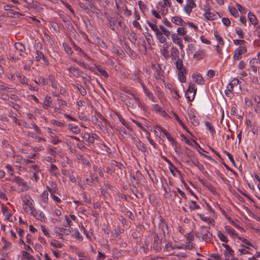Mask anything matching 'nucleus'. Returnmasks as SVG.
I'll use <instances>...</instances> for the list:
<instances>
[{
  "instance_id": "20e7f679",
  "label": "nucleus",
  "mask_w": 260,
  "mask_h": 260,
  "mask_svg": "<svg viewBox=\"0 0 260 260\" xmlns=\"http://www.w3.org/2000/svg\"><path fill=\"white\" fill-rule=\"evenodd\" d=\"M196 7L194 1H186V5L184 7V10L187 14H190L192 9Z\"/></svg>"
},
{
  "instance_id": "cd10ccee",
  "label": "nucleus",
  "mask_w": 260,
  "mask_h": 260,
  "mask_svg": "<svg viewBox=\"0 0 260 260\" xmlns=\"http://www.w3.org/2000/svg\"><path fill=\"white\" fill-rule=\"evenodd\" d=\"M192 78H194V81L199 84H202L204 83V80L201 74H197L196 76H192Z\"/></svg>"
},
{
  "instance_id": "f3484780",
  "label": "nucleus",
  "mask_w": 260,
  "mask_h": 260,
  "mask_svg": "<svg viewBox=\"0 0 260 260\" xmlns=\"http://www.w3.org/2000/svg\"><path fill=\"white\" fill-rule=\"evenodd\" d=\"M14 181L17 183L18 185H22L24 187H27V185L26 182L24 181L19 176L15 177Z\"/></svg>"
},
{
  "instance_id": "4d7b16f0",
  "label": "nucleus",
  "mask_w": 260,
  "mask_h": 260,
  "mask_svg": "<svg viewBox=\"0 0 260 260\" xmlns=\"http://www.w3.org/2000/svg\"><path fill=\"white\" fill-rule=\"evenodd\" d=\"M117 20L113 19V20L108 19V25L113 30H114V26L117 22Z\"/></svg>"
},
{
  "instance_id": "ddd939ff",
  "label": "nucleus",
  "mask_w": 260,
  "mask_h": 260,
  "mask_svg": "<svg viewBox=\"0 0 260 260\" xmlns=\"http://www.w3.org/2000/svg\"><path fill=\"white\" fill-rule=\"evenodd\" d=\"M248 17L250 22L254 25L258 24V19L252 12H249L248 14Z\"/></svg>"
},
{
  "instance_id": "2f4dec72",
  "label": "nucleus",
  "mask_w": 260,
  "mask_h": 260,
  "mask_svg": "<svg viewBox=\"0 0 260 260\" xmlns=\"http://www.w3.org/2000/svg\"><path fill=\"white\" fill-rule=\"evenodd\" d=\"M214 36L218 42V45L223 46L224 45V42L222 40V37L218 35L217 31H215L214 32Z\"/></svg>"
},
{
  "instance_id": "69168bd1",
  "label": "nucleus",
  "mask_w": 260,
  "mask_h": 260,
  "mask_svg": "<svg viewBox=\"0 0 260 260\" xmlns=\"http://www.w3.org/2000/svg\"><path fill=\"white\" fill-rule=\"evenodd\" d=\"M56 96H57V101L58 102V104L59 105H62V106H67V103L65 101L60 99L59 95H56Z\"/></svg>"
},
{
  "instance_id": "5fc2aeb1",
  "label": "nucleus",
  "mask_w": 260,
  "mask_h": 260,
  "mask_svg": "<svg viewBox=\"0 0 260 260\" xmlns=\"http://www.w3.org/2000/svg\"><path fill=\"white\" fill-rule=\"evenodd\" d=\"M138 5L139 6L140 10L142 11L143 13H144V11L146 10L147 9L146 5L144 4L143 2H142L141 1H139L138 2Z\"/></svg>"
},
{
  "instance_id": "f704fd0d",
  "label": "nucleus",
  "mask_w": 260,
  "mask_h": 260,
  "mask_svg": "<svg viewBox=\"0 0 260 260\" xmlns=\"http://www.w3.org/2000/svg\"><path fill=\"white\" fill-rule=\"evenodd\" d=\"M217 235L219 239L225 243H228L229 241L228 238L226 236L223 235L221 231H218Z\"/></svg>"
},
{
  "instance_id": "dca6fc26",
  "label": "nucleus",
  "mask_w": 260,
  "mask_h": 260,
  "mask_svg": "<svg viewBox=\"0 0 260 260\" xmlns=\"http://www.w3.org/2000/svg\"><path fill=\"white\" fill-rule=\"evenodd\" d=\"M172 21L177 25L181 26H183L184 24L186 23V22H185L182 19L177 16L173 17L172 18Z\"/></svg>"
},
{
  "instance_id": "5701e85b",
  "label": "nucleus",
  "mask_w": 260,
  "mask_h": 260,
  "mask_svg": "<svg viewBox=\"0 0 260 260\" xmlns=\"http://www.w3.org/2000/svg\"><path fill=\"white\" fill-rule=\"evenodd\" d=\"M152 69H154L156 72H157V75L156 76V78L157 79H161V74L160 73V71H161V68L159 64H151Z\"/></svg>"
},
{
  "instance_id": "c9c22d12",
  "label": "nucleus",
  "mask_w": 260,
  "mask_h": 260,
  "mask_svg": "<svg viewBox=\"0 0 260 260\" xmlns=\"http://www.w3.org/2000/svg\"><path fill=\"white\" fill-rule=\"evenodd\" d=\"M146 23L148 24V25L149 26V27L151 28V29L154 31L155 34L159 30L156 24L151 23V22H150L149 21H147Z\"/></svg>"
},
{
  "instance_id": "9b49d317",
  "label": "nucleus",
  "mask_w": 260,
  "mask_h": 260,
  "mask_svg": "<svg viewBox=\"0 0 260 260\" xmlns=\"http://www.w3.org/2000/svg\"><path fill=\"white\" fill-rule=\"evenodd\" d=\"M55 231L58 235H68L71 233L70 229H64L61 228H55Z\"/></svg>"
},
{
  "instance_id": "37998d69",
  "label": "nucleus",
  "mask_w": 260,
  "mask_h": 260,
  "mask_svg": "<svg viewBox=\"0 0 260 260\" xmlns=\"http://www.w3.org/2000/svg\"><path fill=\"white\" fill-rule=\"evenodd\" d=\"M72 237L76 238L79 241L83 240L82 237L80 235V234L78 229H75L74 231V233L71 235Z\"/></svg>"
},
{
  "instance_id": "ea45409f",
  "label": "nucleus",
  "mask_w": 260,
  "mask_h": 260,
  "mask_svg": "<svg viewBox=\"0 0 260 260\" xmlns=\"http://www.w3.org/2000/svg\"><path fill=\"white\" fill-rule=\"evenodd\" d=\"M96 69L102 76H103L105 78L108 77V74L105 70L101 68L100 66H96Z\"/></svg>"
},
{
  "instance_id": "864d4df0",
  "label": "nucleus",
  "mask_w": 260,
  "mask_h": 260,
  "mask_svg": "<svg viewBox=\"0 0 260 260\" xmlns=\"http://www.w3.org/2000/svg\"><path fill=\"white\" fill-rule=\"evenodd\" d=\"M177 31L179 35L184 36L186 34V29L184 27H179L177 29Z\"/></svg>"
},
{
  "instance_id": "72a5a7b5",
  "label": "nucleus",
  "mask_w": 260,
  "mask_h": 260,
  "mask_svg": "<svg viewBox=\"0 0 260 260\" xmlns=\"http://www.w3.org/2000/svg\"><path fill=\"white\" fill-rule=\"evenodd\" d=\"M159 28L160 29L162 34L167 38H169L171 35L170 31L166 29L163 25H159Z\"/></svg>"
},
{
  "instance_id": "bb28decb",
  "label": "nucleus",
  "mask_w": 260,
  "mask_h": 260,
  "mask_svg": "<svg viewBox=\"0 0 260 260\" xmlns=\"http://www.w3.org/2000/svg\"><path fill=\"white\" fill-rule=\"evenodd\" d=\"M50 186L51 187L47 186V188L50 192V194H52L53 193H56V190L57 189V186L56 183L52 182L50 184Z\"/></svg>"
},
{
  "instance_id": "f257e3e1",
  "label": "nucleus",
  "mask_w": 260,
  "mask_h": 260,
  "mask_svg": "<svg viewBox=\"0 0 260 260\" xmlns=\"http://www.w3.org/2000/svg\"><path fill=\"white\" fill-rule=\"evenodd\" d=\"M197 90V88L194 83L191 82L189 83L188 88L185 93V95L189 101L192 102L193 101Z\"/></svg>"
},
{
  "instance_id": "c03bdc74",
  "label": "nucleus",
  "mask_w": 260,
  "mask_h": 260,
  "mask_svg": "<svg viewBox=\"0 0 260 260\" xmlns=\"http://www.w3.org/2000/svg\"><path fill=\"white\" fill-rule=\"evenodd\" d=\"M229 10L231 14L234 17H237L238 16V12L235 8L229 6Z\"/></svg>"
},
{
  "instance_id": "2eb2a0df",
  "label": "nucleus",
  "mask_w": 260,
  "mask_h": 260,
  "mask_svg": "<svg viewBox=\"0 0 260 260\" xmlns=\"http://www.w3.org/2000/svg\"><path fill=\"white\" fill-rule=\"evenodd\" d=\"M37 55L36 56V60L37 61L40 60L41 59H42L43 61L45 63H48V60L47 58L45 57L44 54L40 51L37 50L36 52Z\"/></svg>"
},
{
  "instance_id": "4c0bfd02",
  "label": "nucleus",
  "mask_w": 260,
  "mask_h": 260,
  "mask_svg": "<svg viewBox=\"0 0 260 260\" xmlns=\"http://www.w3.org/2000/svg\"><path fill=\"white\" fill-rule=\"evenodd\" d=\"M239 83V80L237 79H234L232 81L231 83L229 84L228 88L229 91H232L233 89L234 86L237 85Z\"/></svg>"
},
{
  "instance_id": "9d476101",
  "label": "nucleus",
  "mask_w": 260,
  "mask_h": 260,
  "mask_svg": "<svg viewBox=\"0 0 260 260\" xmlns=\"http://www.w3.org/2000/svg\"><path fill=\"white\" fill-rule=\"evenodd\" d=\"M141 86L142 87L144 92L145 94H146V95L147 96L148 98L150 100L154 102V97L153 94L152 93V92L148 89H147L146 87V86H145L144 83H141Z\"/></svg>"
},
{
  "instance_id": "393cba45",
  "label": "nucleus",
  "mask_w": 260,
  "mask_h": 260,
  "mask_svg": "<svg viewBox=\"0 0 260 260\" xmlns=\"http://www.w3.org/2000/svg\"><path fill=\"white\" fill-rule=\"evenodd\" d=\"M224 228L226 230V232L232 237H236V236H237V234L235 233V230L233 228H231L230 226L225 225Z\"/></svg>"
},
{
  "instance_id": "1a4fd4ad",
  "label": "nucleus",
  "mask_w": 260,
  "mask_h": 260,
  "mask_svg": "<svg viewBox=\"0 0 260 260\" xmlns=\"http://www.w3.org/2000/svg\"><path fill=\"white\" fill-rule=\"evenodd\" d=\"M199 181L202 183L204 186L207 187L211 192L214 193L216 192L215 188L212 185V184L207 181H205L202 179H199Z\"/></svg>"
},
{
  "instance_id": "0e129e2a",
  "label": "nucleus",
  "mask_w": 260,
  "mask_h": 260,
  "mask_svg": "<svg viewBox=\"0 0 260 260\" xmlns=\"http://www.w3.org/2000/svg\"><path fill=\"white\" fill-rule=\"evenodd\" d=\"M236 6L238 10L240 12L244 13V14L246 13L247 10L245 8L243 7L240 4H237Z\"/></svg>"
},
{
  "instance_id": "b1692460",
  "label": "nucleus",
  "mask_w": 260,
  "mask_h": 260,
  "mask_svg": "<svg viewBox=\"0 0 260 260\" xmlns=\"http://www.w3.org/2000/svg\"><path fill=\"white\" fill-rule=\"evenodd\" d=\"M173 114L175 117V119L179 122V123L181 125L182 127L184 130H185L186 132H187L189 134L191 135V134L189 132L187 126L183 123V122L182 121V120L180 119V118L179 117V116L175 113H174Z\"/></svg>"
},
{
  "instance_id": "7c9ffc66",
  "label": "nucleus",
  "mask_w": 260,
  "mask_h": 260,
  "mask_svg": "<svg viewBox=\"0 0 260 260\" xmlns=\"http://www.w3.org/2000/svg\"><path fill=\"white\" fill-rule=\"evenodd\" d=\"M135 175L136 180L137 181V182L136 183V185H138L139 182L141 180H143L144 178V177H143V175L141 174V173L140 172H139V171H137L136 172Z\"/></svg>"
},
{
  "instance_id": "4be33fe9",
  "label": "nucleus",
  "mask_w": 260,
  "mask_h": 260,
  "mask_svg": "<svg viewBox=\"0 0 260 260\" xmlns=\"http://www.w3.org/2000/svg\"><path fill=\"white\" fill-rule=\"evenodd\" d=\"M179 50L177 48L173 47L171 49V57L172 59H176V58H179Z\"/></svg>"
},
{
  "instance_id": "774afa93",
  "label": "nucleus",
  "mask_w": 260,
  "mask_h": 260,
  "mask_svg": "<svg viewBox=\"0 0 260 260\" xmlns=\"http://www.w3.org/2000/svg\"><path fill=\"white\" fill-rule=\"evenodd\" d=\"M64 24L66 28L68 29L69 31L74 27L73 25L70 22L69 20L68 21V22L64 23Z\"/></svg>"
},
{
  "instance_id": "a878e982",
  "label": "nucleus",
  "mask_w": 260,
  "mask_h": 260,
  "mask_svg": "<svg viewBox=\"0 0 260 260\" xmlns=\"http://www.w3.org/2000/svg\"><path fill=\"white\" fill-rule=\"evenodd\" d=\"M171 38H172L173 42L174 43L177 44L180 47V49L181 50H182L183 48L184 45L182 42V41L180 40V41H176V39H177V35L176 34H172L171 35Z\"/></svg>"
},
{
  "instance_id": "0eeeda50",
  "label": "nucleus",
  "mask_w": 260,
  "mask_h": 260,
  "mask_svg": "<svg viewBox=\"0 0 260 260\" xmlns=\"http://www.w3.org/2000/svg\"><path fill=\"white\" fill-rule=\"evenodd\" d=\"M187 69H184L183 70L178 71V79L181 82L184 83L186 82L185 75L187 74Z\"/></svg>"
},
{
  "instance_id": "a211bd4d",
  "label": "nucleus",
  "mask_w": 260,
  "mask_h": 260,
  "mask_svg": "<svg viewBox=\"0 0 260 260\" xmlns=\"http://www.w3.org/2000/svg\"><path fill=\"white\" fill-rule=\"evenodd\" d=\"M83 139H84L86 142L93 143L94 142L95 138L93 136H90L89 134L87 133H85L84 134L83 136Z\"/></svg>"
},
{
  "instance_id": "e2e57ef3",
  "label": "nucleus",
  "mask_w": 260,
  "mask_h": 260,
  "mask_svg": "<svg viewBox=\"0 0 260 260\" xmlns=\"http://www.w3.org/2000/svg\"><path fill=\"white\" fill-rule=\"evenodd\" d=\"M50 244H51V245H52L55 248H62V247L63 246V244H62L59 242L54 243L53 242H51Z\"/></svg>"
},
{
  "instance_id": "7ed1b4c3",
  "label": "nucleus",
  "mask_w": 260,
  "mask_h": 260,
  "mask_svg": "<svg viewBox=\"0 0 260 260\" xmlns=\"http://www.w3.org/2000/svg\"><path fill=\"white\" fill-rule=\"evenodd\" d=\"M247 50L246 46H240L235 51L234 58L235 60H239L241 58L242 54L246 53Z\"/></svg>"
},
{
  "instance_id": "423d86ee",
  "label": "nucleus",
  "mask_w": 260,
  "mask_h": 260,
  "mask_svg": "<svg viewBox=\"0 0 260 260\" xmlns=\"http://www.w3.org/2000/svg\"><path fill=\"white\" fill-rule=\"evenodd\" d=\"M21 199L24 205H27L29 206L30 210L31 211V213L32 214L33 210H34L35 208L32 206V203L30 202L31 197L28 195H25L21 197Z\"/></svg>"
},
{
  "instance_id": "052dcab7",
  "label": "nucleus",
  "mask_w": 260,
  "mask_h": 260,
  "mask_svg": "<svg viewBox=\"0 0 260 260\" xmlns=\"http://www.w3.org/2000/svg\"><path fill=\"white\" fill-rule=\"evenodd\" d=\"M191 203L193 205V206H189V209L191 210H194L200 208V206L197 204V203L195 201H191Z\"/></svg>"
},
{
  "instance_id": "f03ea898",
  "label": "nucleus",
  "mask_w": 260,
  "mask_h": 260,
  "mask_svg": "<svg viewBox=\"0 0 260 260\" xmlns=\"http://www.w3.org/2000/svg\"><path fill=\"white\" fill-rule=\"evenodd\" d=\"M208 228L209 229L210 227L203 226L200 228V235L202 236V239L205 241L210 240L212 238V234L207 230Z\"/></svg>"
},
{
  "instance_id": "09e8293b",
  "label": "nucleus",
  "mask_w": 260,
  "mask_h": 260,
  "mask_svg": "<svg viewBox=\"0 0 260 260\" xmlns=\"http://www.w3.org/2000/svg\"><path fill=\"white\" fill-rule=\"evenodd\" d=\"M117 117L119 120V121L121 122V123L123 125H124L126 128H127L128 129H130V126L129 125L126 123L125 120L124 119V118L121 116V115L120 114H117Z\"/></svg>"
},
{
  "instance_id": "aec40b11",
  "label": "nucleus",
  "mask_w": 260,
  "mask_h": 260,
  "mask_svg": "<svg viewBox=\"0 0 260 260\" xmlns=\"http://www.w3.org/2000/svg\"><path fill=\"white\" fill-rule=\"evenodd\" d=\"M205 51L203 50H198L193 55L194 58H197L198 60H201L205 56Z\"/></svg>"
},
{
  "instance_id": "338daca9",
  "label": "nucleus",
  "mask_w": 260,
  "mask_h": 260,
  "mask_svg": "<svg viewBox=\"0 0 260 260\" xmlns=\"http://www.w3.org/2000/svg\"><path fill=\"white\" fill-rule=\"evenodd\" d=\"M236 34L239 36V37L241 39H243L244 38V34L241 28L236 29Z\"/></svg>"
},
{
  "instance_id": "f8f14e48",
  "label": "nucleus",
  "mask_w": 260,
  "mask_h": 260,
  "mask_svg": "<svg viewBox=\"0 0 260 260\" xmlns=\"http://www.w3.org/2000/svg\"><path fill=\"white\" fill-rule=\"evenodd\" d=\"M68 70L72 73L73 75L76 77L81 76L82 74V72L79 70L78 69L71 67L68 69Z\"/></svg>"
},
{
  "instance_id": "6e6d98bb",
  "label": "nucleus",
  "mask_w": 260,
  "mask_h": 260,
  "mask_svg": "<svg viewBox=\"0 0 260 260\" xmlns=\"http://www.w3.org/2000/svg\"><path fill=\"white\" fill-rule=\"evenodd\" d=\"M63 46L64 47V49L66 51V52L68 54L71 55L72 54V53H73L72 50L69 46H68V45H67L66 44H64V43L63 44Z\"/></svg>"
},
{
  "instance_id": "8fccbe9b",
  "label": "nucleus",
  "mask_w": 260,
  "mask_h": 260,
  "mask_svg": "<svg viewBox=\"0 0 260 260\" xmlns=\"http://www.w3.org/2000/svg\"><path fill=\"white\" fill-rule=\"evenodd\" d=\"M161 157L168 163L170 166H171V167L175 169L177 172L180 173L177 168L172 163V162L169 159H168L166 156H161Z\"/></svg>"
},
{
  "instance_id": "a18cd8bd",
  "label": "nucleus",
  "mask_w": 260,
  "mask_h": 260,
  "mask_svg": "<svg viewBox=\"0 0 260 260\" xmlns=\"http://www.w3.org/2000/svg\"><path fill=\"white\" fill-rule=\"evenodd\" d=\"M50 99L51 98L49 96H46L45 98L44 104L43 105V107L45 109H47L48 107H51V101H50Z\"/></svg>"
},
{
  "instance_id": "58836bf2",
  "label": "nucleus",
  "mask_w": 260,
  "mask_h": 260,
  "mask_svg": "<svg viewBox=\"0 0 260 260\" xmlns=\"http://www.w3.org/2000/svg\"><path fill=\"white\" fill-rule=\"evenodd\" d=\"M140 73V71H138L136 72H135L133 75H132V79L134 80L137 81L138 82H139L141 84V83H143L141 79L140 78L139 76V74Z\"/></svg>"
},
{
  "instance_id": "473e14b6",
  "label": "nucleus",
  "mask_w": 260,
  "mask_h": 260,
  "mask_svg": "<svg viewBox=\"0 0 260 260\" xmlns=\"http://www.w3.org/2000/svg\"><path fill=\"white\" fill-rule=\"evenodd\" d=\"M68 129L76 134L80 132V129L78 126H73L71 124L68 125Z\"/></svg>"
},
{
  "instance_id": "bf43d9fd",
  "label": "nucleus",
  "mask_w": 260,
  "mask_h": 260,
  "mask_svg": "<svg viewBox=\"0 0 260 260\" xmlns=\"http://www.w3.org/2000/svg\"><path fill=\"white\" fill-rule=\"evenodd\" d=\"M223 152L227 155V156L228 157V158H229V159L231 161V162L234 166H235V161H234V158H233L232 155L231 153H230L229 152H227L226 151H224Z\"/></svg>"
},
{
  "instance_id": "c85d7f7f",
  "label": "nucleus",
  "mask_w": 260,
  "mask_h": 260,
  "mask_svg": "<svg viewBox=\"0 0 260 260\" xmlns=\"http://www.w3.org/2000/svg\"><path fill=\"white\" fill-rule=\"evenodd\" d=\"M41 202L46 204L48 201V193L47 191L45 190L40 196Z\"/></svg>"
},
{
  "instance_id": "de8ad7c7",
  "label": "nucleus",
  "mask_w": 260,
  "mask_h": 260,
  "mask_svg": "<svg viewBox=\"0 0 260 260\" xmlns=\"http://www.w3.org/2000/svg\"><path fill=\"white\" fill-rule=\"evenodd\" d=\"M111 164L116 166L118 169L121 170L125 168L124 166L121 162H118L115 160H112L111 161Z\"/></svg>"
},
{
  "instance_id": "6ab92c4d",
  "label": "nucleus",
  "mask_w": 260,
  "mask_h": 260,
  "mask_svg": "<svg viewBox=\"0 0 260 260\" xmlns=\"http://www.w3.org/2000/svg\"><path fill=\"white\" fill-rule=\"evenodd\" d=\"M137 146L138 147V149L142 152L144 153H148V151L145 145L143 143L141 142L140 140H139L137 142Z\"/></svg>"
},
{
  "instance_id": "79ce46f5",
  "label": "nucleus",
  "mask_w": 260,
  "mask_h": 260,
  "mask_svg": "<svg viewBox=\"0 0 260 260\" xmlns=\"http://www.w3.org/2000/svg\"><path fill=\"white\" fill-rule=\"evenodd\" d=\"M205 125L207 126L208 130L210 132L212 135H214L215 132L214 127L212 125L211 123L209 121L205 122Z\"/></svg>"
},
{
  "instance_id": "412c9836",
  "label": "nucleus",
  "mask_w": 260,
  "mask_h": 260,
  "mask_svg": "<svg viewBox=\"0 0 260 260\" xmlns=\"http://www.w3.org/2000/svg\"><path fill=\"white\" fill-rule=\"evenodd\" d=\"M164 34L161 31H158L155 33L157 39L161 43H164L166 42L167 39L166 36H163Z\"/></svg>"
},
{
  "instance_id": "e433bc0d",
  "label": "nucleus",
  "mask_w": 260,
  "mask_h": 260,
  "mask_svg": "<svg viewBox=\"0 0 260 260\" xmlns=\"http://www.w3.org/2000/svg\"><path fill=\"white\" fill-rule=\"evenodd\" d=\"M189 117L193 125H198L199 124L198 119H197L196 116L193 114H189Z\"/></svg>"
},
{
  "instance_id": "680f3d73",
  "label": "nucleus",
  "mask_w": 260,
  "mask_h": 260,
  "mask_svg": "<svg viewBox=\"0 0 260 260\" xmlns=\"http://www.w3.org/2000/svg\"><path fill=\"white\" fill-rule=\"evenodd\" d=\"M71 35H72L73 36V37L74 39H76L77 38V37H78V33L77 32V31L75 30L74 27L72 29H71L70 31H69Z\"/></svg>"
},
{
  "instance_id": "39448f33",
  "label": "nucleus",
  "mask_w": 260,
  "mask_h": 260,
  "mask_svg": "<svg viewBox=\"0 0 260 260\" xmlns=\"http://www.w3.org/2000/svg\"><path fill=\"white\" fill-rule=\"evenodd\" d=\"M210 9H208L207 11H205L204 16L208 20H213L217 19L218 16H219L218 13L217 12L214 13L210 12Z\"/></svg>"
},
{
  "instance_id": "13d9d810",
  "label": "nucleus",
  "mask_w": 260,
  "mask_h": 260,
  "mask_svg": "<svg viewBox=\"0 0 260 260\" xmlns=\"http://www.w3.org/2000/svg\"><path fill=\"white\" fill-rule=\"evenodd\" d=\"M222 22L226 26H229L231 24V21L228 18L223 17L221 19Z\"/></svg>"
},
{
  "instance_id": "3c124183",
  "label": "nucleus",
  "mask_w": 260,
  "mask_h": 260,
  "mask_svg": "<svg viewBox=\"0 0 260 260\" xmlns=\"http://www.w3.org/2000/svg\"><path fill=\"white\" fill-rule=\"evenodd\" d=\"M77 88L82 95H85L86 94V91L82 86L78 84Z\"/></svg>"
},
{
  "instance_id": "a19ab883",
  "label": "nucleus",
  "mask_w": 260,
  "mask_h": 260,
  "mask_svg": "<svg viewBox=\"0 0 260 260\" xmlns=\"http://www.w3.org/2000/svg\"><path fill=\"white\" fill-rule=\"evenodd\" d=\"M89 6L90 8L91 9V12L95 14H96L98 15L101 13V10L100 9H98L94 6V4H92L91 5H89Z\"/></svg>"
},
{
  "instance_id": "603ef678",
  "label": "nucleus",
  "mask_w": 260,
  "mask_h": 260,
  "mask_svg": "<svg viewBox=\"0 0 260 260\" xmlns=\"http://www.w3.org/2000/svg\"><path fill=\"white\" fill-rule=\"evenodd\" d=\"M162 54L166 59H167L169 57V51L167 48H165V45H163Z\"/></svg>"
},
{
  "instance_id": "6e6552de",
  "label": "nucleus",
  "mask_w": 260,
  "mask_h": 260,
  "mask_svg": "<svg viewBox=\"0 0 260 260\" xmlns=\"http://www.w3.org/2000/svg\"><path fill=\"white\" fill-rule=\"evenodd\" d=\"M157 9L158 10L159 13H161L162 15H166L168 13V9L166 8V6L164 5L162 2H159L157 5Z\"/></svg>"
},
{
  "instance_id": "c756f323",
  "label": "nucleus",
  "mask_w": 260,
  "mask_h": 260,
  "mask_svg": "<svg viewBox=\"0 0 260 260\" xmlns=\"http://www.w3.org/2000/svg\"><path fill=\"white\" fill-rule=\"evenodd\" d=\"M15 48L19 50L20 52H23L25 50V48L24 45L21 42H16L14 44Z\"/></svg>"
},
{
  "instance_id": "4468645a",
  "label": "nucleus",
  "mask_w": 260,
  "mask_h": 260,
  "mask_svg": "<svg viewBox=\"0 0 260 260\" xmlns=\"http://www.w3.org/2000/svg\"><path fill=\"white\" fill-rule=\"evenodd\" d=\"M176 68L178 71L183 70L184 69H187L186 67L183 66V61L182 59L178 58L175 63Z\"/></svg>"
},
{
  "instance_id": "49530a36",
  "label": "nucleus",
  "mask_w": 260,
  "mask_h": 260,
  "mask_svg": "<svg viewBox=\"0 0 260 260\" xmlns=\"http://www.w3.org/2000/svg\"><path fill=\"white\" fill-rule=\"evenodd\" d=\"M232 254L229 253H224L226 260H238L237 258L235 257L234 253H232Z\"/></svg>"
}]
</instances>
